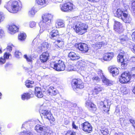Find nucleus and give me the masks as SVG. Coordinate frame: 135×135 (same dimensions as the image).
Masks as SVG:
<instances>
[{"instance_id":"obj_33","label":"nucleus","mask_w":135,"mask_h":135,"mask_svg":"<svg viewBox=\"0 0 135 135\" xmlns=\"http://www.w3.org/2000/svg\"><path fill=\"white\" fill-rule=\"evenodd\" d=\"M49 46L48 44L46 42H43L41 45V47H39L38 48L40 49L41 51H42L43 50H44V48H46L47 49Z\"/></svg>"},{"instance_id":"obj_26","label":"nucleus","mask_w":135,"mask_h":135,"mask_svg":"<svg viewBox=\"0 0 135 135\" xmlns=\"http://www.w3.org/2000/svg\"><path fill=\"white\" fill-rule=\"evenodd\" d=\"M102 103L103 104V110L107 113L109 111L110 106L108 105V102L107 101H104V102H102Z\"/></svg>"},{"instance_id":"obj_44","label":"nucleus","mask_w":135,"mask_h":135,"mask_svg":"<svg viewBox=\"0 0 135 135\" xmlns=\"http://www.w3.org/2000/svg\"><path fill=\"white\" fill-rule=\"evenodd\" d=\"M15 56L17 58H20L22 56L21 54L18 50L16 51L15 52Z\"/></svg>"},{"instance_id":"obj_52","label":"nucleus","mask_w":135,"mask_h":135,"mask_svg":"<svg viewBox=\"0 0 135 135\" xmlns=\"http://www.w3.org/2000/svg\"><path fill=\"white\" fill-rule=\"evenodd\" d=\"M131 37L133 41L135 42V31L132 33L131 35Z\"/></svg>"},{"instance_id":"obj_2","label":"nucleus","mask_w":135,"mask_h":135,"mask_svg":"<svg viewBox=\"0 0 135 135\" xmlns=\"http://www.w3.org/2000/svg\"><path fill=\"white\" fill-rule=\"evenodd\" d=\"M42 20L39 23L40 29V32L42 33L46 29H49L51 27V20L53 17L52 15L46 13L42 16Z\"/></svg>"},{"instance_id":"obj_41","label":"nucleus","mask_w":135,"mask_h":135,"mask_svg":"<svg viewBox=\"0 0 135 135\" xmlns=\"http://www.w3.org/2000/svg\"><path fill=\"white\" fill-rule=\"evenodd\" d=\"M130 73V75L131 77H135V66L131 68Z\"/></svg>"},{"instance_id":"obj_58","label":"nucleus","mask_w":135,"mask_h":135,"mask_svg":"<svg viewBox=\"0 0 135 135\" xmlns=\"http://www.w3.org/2000/svg\"><path fill=\"white\" fill-rule=\"evenodd\" d=\"M132 50L134 52H135V44H133L132 45Z\"/></svg>"},{"instance_id":"obj_11","label":"nucleus","mask_w":135,"mask_h":135,"mask_svg":"<svg viewBox=\"0 0 135 135\" xmlns=\"http://www.w3.org/2000/svg\"><path fill=\"white\" fill-rule=\"evenodd\" d=\"M80 128L84 131L88 133H90L92 131V128L90 123L85 122L79 126Z\"/></svg>"},{"instance_id":"obj_30","label":"nucleus","mask_w":135,"mask_h":135,"mask_svg":"<svg viewBox=\"0 0 135 135\" xmlns=\"http://www.w3.org/2000/svg\"><path fill=\"white\" fill-rule=\"evenodd\" d=\"M87 107L93 112H94L97 110L96 106L91 102V103Z\"/></svg>"},{"instance_id":"obj_7","label":"nucleus","mask_w":135,"mask_h":135,"mask_svg":"<svg viewBox=\"0 0 135 135\" xmlns=\"http://www.w3.org/2000/svg\"><path fill=\"white\" fill-rule=\"evenodd\" d=\"M126 53L123 51H121L119 54L117 56V60L118 62H120L122 69H125V67L127 65L126 61L124 60L123 57L126 55Z\"/></svg>"},{"instance_id":"obj_34","label":"nucleus","mask_w":135,"mask_h":135,"mask_svg":"<svg viewBox=\"0 0 135 135\" xmlns=\"http://www.w3.org/2000/svg\"><path fill=\"white\" fill-rule=\"evenodd\" d=\"M101 133L103 135H109L110 133L108 129L106 128H104L100 130Z\"/></svg>"},{"instance_id":"obj_51","label":"nucleus","mask_w":135,"mask_h":135,"mask_svg":"<svg viewBox=\"0 0 135 135\" xmlns=\"http://www.w3.org/2000/svg\"><path fill=\"white\" fill-rule=\"evenodd\" d=\"M21 135H32V133L31 132L29 131L25 132V133L21 132Z\"/></svg>"},{"instance_id":"obj_54","label":"nucleus","mask_w":135,"mask_h":135,"mask_svg":"<svg viewBox=\"0 0 135 135\" xmlns=\"http://www.w3.org/2000/svg\"><path fill=\"white\" fill-rule=\"evenodd\" d=\"M63 46V45H61V44H60V43H58L56 45V47L57 48H62V47Z\"/></svg>"},{"instance_id":"obj_62","label":"nucleus","mask_w":135,"mask_h":135,"mask_svg":"<svg viewBox=\"0 0 135 135\" xmlns=\"http://www.w3.org/2000/svg\"><path fill=\"white\" fill-rule=\"evenodd\" d=\"M100 0H88V1H90L91 2H97L99 1Z\"/></svg>"},{"instance_id":"obj_50","label":"nucleus","mask_w":135,"mask_h":135,"mask_svg":"<svg viewBox=\"0 0 135 135\" xmlns=\"http://www.w3.org/2000/svg\"><path fill=\"white\" fill-rule=\"evenodd\" d=\"M92 79L94 82L98 81H99L100 79L99 77L95 76L92 78Z\"/></svg>"},{"instance_id":"obj_10","label":"nucleus","mask_w":135,"mask_h":135,"mask_svg":"<svg viewBox=\"0 0 135 135\" xmlns=\"http://www.w3.org/2000/svg\"><path fill=\"white\" fill-rule=\"evenodd\" d=\"M131 78L129 72H125L122 74L120 78L119 81L122 83H127L130 81Z\"/></svg>"},{"instance_id":"obj_15","label":"nucleus","mask_w":135,"mask_h":135,"mask_svg":"<svg viewBox=\"0 0 135 135\" xmlns=\"http://www.w3.org/2000/svg\"><path fill=\"white\" fill-rule=\"evenodd\" d=\"M100 75V76L102 79L103 82L105 85L107 86H110L114 84L113 81L107 79L103 75V73H101Z\"/></svg>"},{"instance_id":"obj_20","label":"nucleus","mask_w":135,"mask_h":135,"mask_svg":"<svg viewBox=\"0 0 135 135\" xmlns=\"http://www.w3.org/2000/svg\"><path fill=\"white\" fill-rule=\"evenodd\" d=\"M49 57V54L47 52H44L40 56V59L41 62H46Z\"/></svg>"},{"instance_id":"obj_19","label":"nucleus","mask_w":135,"mask_h":135,"mask_svg":"<svg viewBox=\"0 0 135 135\" xmlns=\"http://www.w3.org/2000/svg\"><path fill=\"white\" fill-rule=\"evenodd\" d=\"M35 96L38 98H41L43 96V94L40 88L37 87L35 89Z\"/></svg>"},{"instance_id":"obj_36","label":"nucleus","mask_w":135,"mask_h":135,"mask_svg":"<svg viewBox=\"0 0 135 135\" xmlns=\"http://www.w3.org/2000/svg\"><path fill=\"white\" fill-rule=\"evenodd\" d=\"M120 42L122 44H123L126 42L128 40V38L126 35H123L120 37Z\"/></svg>"},{"instance_id":"obj_3","label":"nucleus","mask_w":135,"mask_h":135,"mask_svg":"<svg viewBox=\"0 0 135 135\" xmlns=\"http://www.w3.org/2000/svg\"><path fill=\"white\" fill-rule=\"evenodd\" d=\"M4 7L10 12L16 13L21 8V4L16 0H11L4 6Z\"/></svg>"},{"instance_id":"obj_63","label":"nucleus","mask_w":135,"mask_h":135,"mask_svg":"<svg viewBox=\"0 0 135 135\" xmlns=\"http://www.w3.org/2000/svg\"><path fill=\"white\" fill-rule=\"evenodd\" d=\"M131 60L133 62H135V57H131Z\"/></svg>"},{"instance_id":"obj_5","label":"nucleus","mask_w":135,"mask_h":135,"mask_svg":"<svg viewBox=\"0 0 135 135\" xmlns=\"http://www.w3.org/2000/svg\"><path fill=\"white\" fill-rule=\"evenodd\" d=\"M73 28L77 33L82 35L87 31L88 28V26L81 22H75Z\"/></svg>"},{"instance_id":"obj_1","label":"nucleus","mask_w":135,"mask_h":135,"mask_svg":"<svg viewBox=\"0 0 135 135\" xmlns=\"http://www.w3.org/2000/svg\"><path fill=\"white\" fill-rule=\"evenodd\" d=\"M42 20L39 23L40 29V32L42 33L46 29H49L51 27V20L53 17L52 15L46 13L42 16Z\"/></svg>"},{"instance_id":"obj_6","label":"nucleus","mask_w":135,"mask_h":135,"mask_svg":"<svg viewBox=\"0 0 135 135\" xmlns=\"http://www.w3.org/2000/svg\"><path fill=\"white\" fill-rule=\"evenodd\" d=\"M50 66L58 71H64L65 68L64 62L61 60H59L57 62H51L50 63Z\"/></svg>"},{"instance_id":"obj_45","label":"nucleus","mask_w":135,"mask_h":135,"mask_svg":"<svg viewBox=\"0 0 135 135\" xmlns=\"http://www.w3.org/2000/svg\"><path fill=\"white\" fill-rule=\"evenodd\" d=\"M85 62L83 61L82 60L80 61L77 62V64L79 65V66L81 67H83L85 65Z\"/></svg>"},{"instance_id":"obj_27","label":"nucleus","mask_w":135,"mask_h":135,"mask_svg":"<svg viewBox=\"0 0 135 135\" xmlns=\"http://www.w3.org/2000/svg\"><path fill=\"white\" fill-rule=\"evenodd\" d=\"M124 12V11H122L120 9H118L114 13V14L115 16L121 19V17H122L123 16V13Z\"/></svg>"},{"instance_id":"obj_35","label":"nucleus","mask_w":135,"mask_h":135,"mask_svg":"<svg viewBox=\"0 0 135 135\" xmlns=\"http://www.w3.org/2000/svg\"><path fill=\"white\" fill-rule=\"evenodd\" d=\"M36 2L38 5L41 6L45 4L48 1V0H36Z\"/></svg>"},{"instance_id":"obj_29","label":"nucleus","mask_w":135,"mask_h":135,"mask_svg":"<svg viewBox=\"0 0 135 135\" xmlns=\"http://www.w3.org/2000/svg\"><path fill=\"white\" fill-rule=\"evenodd\" d=\"M87 107L93 112H94L97 110L96 106L91 102V103Z\"/></svg>"},{"instance_id":"obj_59","label":"nucleus","mask_w":135,"mask_h":135,"mask_svg":"<svg viewBox=\"0 0 135 135\" xmlns=\"http://www.w3.org/2000/svg\"><path fill=\"white\" fill-rule=\"evenodd\" d=\"M56 43L57 44L58 43H60L62 45H63V42L60 40H57L56 42Z\"/></svg>"},{"instance_id":"obj_13","label":"nucleus","mask_w":135,"mask_h":135,"mask_svg":"<svg viewBox=\"0 0 135 135\" xmlns=\"http://www.w3.org/2000/svg\"><path fill=\"white\" fill-rule=\"evenodd\" d=\"M78 48L79 50L85 53L88 52L89 48L87 44L84 43H80L78 44Z\"/></svg>"},{"instance_id":"obj_22","label":"nucleus","mask_w":135,"mask_h":135,"mask_svg":"<svg viewBox=\"0 0 135 135\" xmlns=\"http://www.w3.org/2000/svg\"><path fill=\"white\" fill-rule=\"evenodd\" d=\"M10 56L11 57V55L9 53H5L4 55L3 58L2 57L0 58V64H4L6 61V59H9Z\"/></svg>"},{"instance_id":"obj_61","label":"nucleus","mask_w":135,"mask_h":135,"mask_svg":"<svg viewBox=\"0 0 135 135\" xmlns=\"http://www.w3.org/2000/svg\"><path fill=\"white\" fill-rule=\"evenodd\" d=\"M72 126H73V127L75 129H76V128H78V127H77L75 125V123L74 122H73L72 123Z\"/></svg>"},{"instance_id":"obj_56","label":"nucleus","mask_w":135,"mask_h":135,"mask_svg":"<svg viewBox=\"0 0 135 135\" xmlns=\"http://www.w3.org/2000/svg\"><path fill=\"white\" fill-rule=\"evenodd\" d=\"M90 103L91 101L90 100L86 101V102L85 103V106L87 107L88 106H89V104H90Z\"/></svg>"},{"instance_id":"obj_8","label":"nucleus","mask_w":135,"mask_h":135,"mask_svg":"<svg viewBox=\"0 0 135 135\" xmlns=\"http://www.w3.org/2000/svg\"><path fill=\"white\" fill-rule=\"evenodd\" d=\"M61 10L63 12H70L73 10L74 5L70 2H67L60 6Z\"/></svg>"},{"instance_id":"obj_23","label":"nucleus","mask_w":135,"mask_h":135,"mask_svg":"<svg viewBox=\"0 0 135 135\" xmlns=\"http://www.w3.org/2000/svg\"><path fill=\"white\" fill-rule=\"evenodd\" d=\"M35 129L37 132L41 133V135L44 131L46 130V128L44 127L39 124H37L35 126Z\"/></svg>"},{"instance_id":"obj_28","label":"nucleus","mask_w":135,"mask_h":135,"mask_svg":"<svg viewBox=\"0 0 135 135\" xmlns=\"http://www.w3.org/2000/svg\"><path fill=\"white\" fill-rule=\"evenodd\" d=\"M110 71V73L112 74L113 76L117 75L119 73V70L116 68L113 67L111 68Z\"/></svg>"},{"instance_id":"obj_55","label":"nucleus","mask_w":135,"mask_h":135,"mask_svg":"<svg viewBox=\"0 0 135 135\" xmlns=\"http://www.w3.org/2000/svg\"><path fill=\"white\" fill-rule=\"evenodd\" d=\"M131 123H132L133 126L135 128V120H134L132 119H131L129 120Z\"/></svg>"},{"instance_id":"obj_48","label":"nucleus","mask_w":135,"mask_h":135,"mask_svg":"<svg viewBox=\"0 0 135 135\" xmlns=\"http://www.w3.org/2000/svg\"><path fill=\"white\" fill-rule=\"evenodd\" d=\"M36 25V23L33 21H31L29 23V25L31 28L35 27Z\"/></svg>"},{"instance_id":"obj_16","label":"nucleus","mask_w":135,"mask_h":135,"mask_svg":"<svg viewBox=\"0 0 135 135\" xmlns=\"http://www.w3.org/2000/svg\"><path fill=\"white\" fill-rule=\"evenodd\" d=\"M114 56V54L113 52H108L104 54L103 59H100L102 61L103 60L109 61L112 59Z\"/></svg>"},{"instance_id":"obj_12","label":"nucleus","mask_w":135,"mask_h":135,"mask_svg":"<svg viewBox=\"0 0 135 135\" xmlns=\"http://www.w3.org/2000/svg\"><path fill=\"white\" fill-rule=\"evenodd\" d=\"M41 113L44 116V117L51 121H54L55 120V119L54 118L50 112L47 110H43L41 112Z\"/></svg>"},{"instance_id":"obj_14","label":"nucleus","mask_w":135,"mask_h":135,"mask_svg":"<svg viewBox=\"0 0 135 135\" xmlns=\"http://www.w3.org/2000/svg\"><path fill=\"white\" fill-rule=\"evenodd\" d=\"M121 19L125 23H129L132 20L130 15L126 11H124V12L123 13V16L121 17Z\"/></svg>"},{"instance_id":"obj_9","label":"nucleus","mask_w":135,"mask_h":135,"mask_svg":"<svg viewBox=\"0 0 135 135\" xmlns=\"http://www.w3.org/2000/svg\"><path fill=\"white\" fill-rule=\"evenodd\" d=\"M72 85L73 89H82L84 87L83 84L80 79H74L72 81Z\"/></svg>"},{"instance_id":"obj_43","label":"nucleus","mask_w":135,"mask_h":135,"mask_svg":"<svg viewBox=\"0 0 135 135\" xmlns=\"http://www.w3.org/2000/svg\"><path fill=\"white\" fill-rule=\"evenodd\" d=\"M103 45V42H102L97 43L95 45L96 48L99 49L101 48Z\"/></svg>"},{"instance_id":"obj_38","label":"nucleus","mask_w":135,"mask_h":135,"mask_svg":"<svg viewBox=\"0 0 135 135\" xmlns=\"http://www.w3.org/2000/svg\"><path fill=\"white\" fill-rule=\"evenodd\" d=\"M30 98V94L27 93H25L22 95V99L23 100H25L26 99L27 100Z\"/></svg>"},{"instance_id":"obj_60","label":"nucleus","mask_w":135,"mask_h":135,"mask_svg":"<svg viewBox=\"0 0 135 135\" xmlns=\"http://www.w3.org/2000/svg\"><path fill=\"white\" fill-rule=\"evenodd\" d=\"M7 48L9 51H11L12 50V47L11 46H7Z\"/></svg>"},{"instance_id":"obj_4","label":"nucleus","mask_w":135,"mask_h":135,"mask_svg":"<svg viewBox=\"0 0 135 135\" xmlns=\"http://www.w3.org/2000/svg\"><path fill=\"white\" fill-rule=\"evenodd\" d=\"M73 28L77 33L82 35L87 31L88 28V26L81 22H75Z\"/></svg>"},{"instance_id":"obj_25","label":"nucleus","mask_w":135,"mask_h":135,"mask_svg":"<svg viewBox=\"0 0 135 135\" xmlns=\"http://www.w3.org/2000/svg\"><path fill=\"white\" fill-rule=\"evenodd\" d=\"M64 21L62 20H58L55 23V26L56 28L63 27L64 26Z\"/></svg>"},{"instance_id":"obj_31","label":"nucleus","mask_w":135,"mask_h":135,"mask_svg":"<svg viewBox=\"0 0 135 135\" xmlns=\"http://www.w3.org/2000/svg\"><path fill=\"white\" fill-rule=\"evenodd\" d=\"M59 34L58 31L57 30H53L50 33V35H51L50 38H53L58 35Z\"/></svg>"},{"instance_id":"obj_37","label":"nucleus","mask_w":135,"mask_h":135,"mask_svg":"<svg viewBox=\"0 0 135 135\" xmlns=\"http://www.w3.org/2000/svg\"><path fill=\"white\" fill-rule=\"evenodd\" d=\"M53 133L51 131L46 128V130L44 131L42 135H53Z\"/></svg>"},{"instance_id":"obj_39","label":"nucleus","mask_w":135,"mask_h":135,"mask_svg":"<svg viewBox=\"0 0 135 135\" xmlns=\"http://www.w3.org/2000/svg\"><path fill=\"white\" fill-rule=\"evenodd\" d=\"M26 36V34L24 33H21L18 36V39L20 40H25Z\"/></svg>"},{"instance_id":"obj_57","label":"nucleus","mask_w":135,"mask_h":135,"mask_svg":"<svg viewBox=\"0 0 135 135\" xmlns=\"http://www.w3.org/2000/svg\"><path fill=\"white\" fill-rule=\"evenodd\" d=\"M4 33V31L2 30L0 28V38L2 37Z\"/></svg>"},{"instance_id":"obj_18","label":"nucleus","mask_w":135,"mask_h":135,"mask_svg":"<svg viewBox=\"0 0 135 135\" xmlns=\"http://www.w3.org/2000/svg\"><path fill=\"white\" fill-rule=\"evenodd\" d=\"M47 92L48 94L52 96H55L58 93V91L53 86H50Z\"/></svg>"},{"instance_id":"obj_21","label":"nucleus","mask_w":135,"mask_h":135,"mask_svg":"<svg viewBox=\"0 0 135 135\" xmlns=\"http://www.w3.org/2000/svg\"><path fill=\"white\" fill-rule=\"evenodd\" d=\"M68 56L71 58V59L73 60H77L80 58L79 55L78 54H76L74 52H70L69 53Z\"/></svg>"},{"instance_id":"obj_17","label":"nucleus","mask_w":135,"mask_h":135,"mask_svg":"<svg viewBox=\"0 0 135 135\" xmlns=\"http://www.w3.org/2000/svg\"><path fill=\"white\" fill-rule=\"evenodd\" d=\"M114 28L115 31H117L119 33H120L123 31L122 25L118 22L115 21Z\"/></svg>"},{"instance_id":"obj_47","label":"nucleus","mask_w":135,"mask_h":135,"mask_svg":"<svg viewBox=\"0 0 135 135\" xmlns=\"http://www.w3.org/2000/svg\"><path fill=\"white\" fill-rule=\"evenodd\" d=\"M35 13V10L34 9L32 8L29 11V15L30 16H32L34 15Z\"/></svg>"},{"instance_id":"obj_64","label":"nucleus","mask_w":135,"mask_h":135,"mask_svg":"<svg viewBox=\"0 0 135 135\" xmlns=\"http://www.w3.org/2000/svg\"><path fill=\"white\" fill-rule=\"evenodd\" d=\"M10 65V64H9V63H7L5 65V68H7L8 66H9Z\"/></svg>"},{"instance_id":"obj_42","label":"nucleus","mask_w":135,"mask_h":135,"mask_svg":"<svg viewBox=\"0 0 135 135\" xmlns=\"http://www.w3.org/2000/svg\"><path fill=\"white\" fill-rule=\"evenodd\" d=\"M102 89L99 86H95L94 89V91L96 93V94H98L99 92L102 91Z\"/></svg>"},{"instance_id":"obj_40","label":"nucleus","mask_w":135,"mask_h":135,"mask_svg":"<svg viewBox=\"0 0 135 135\" xmlns=\"http://www.w3.org/2000/svg\"><path fill=\"white\" fill-rule=\"evenodd\" d=\"M131 9L133 15L135 16V1L131 3Z\"/></svg>"},{"instance_id":"obj_24","label":"nucleus","mask_w":135,"mask_h":135,"mask_svg":"<svg viewBox=\"0 0 135 135\" xmlns=\"http://www.w3.org/2000/svg\"><path fill=\"white\" fill-rule=\"evenodd\" d=\"M8 29L11 33H15L18 31V28L15 25L12 24L9 26Z\"/></svg>"},{"instance_id":"obj_49","label":"nucleus","mask_w":135,"mask_h":135,"mask_svg":"<svg viewBox=\"0 0 135 135\" xmlns=\"http://www.w3.org/2000/svg\"><path fill=\"white\" fill-rule=\"evenodd\" d=\"M66 135H76L75 133L73 131H68L66 133Z\"/></svg>"},{"instance_id":"obj_46","label":"nucleus","mask_w":135,"mask_h":135,"mask_svg":"<svg viewBox=\"0 0 135 135\" xmlns=\"http://www.w3.org/2000/svg\"><path fill=\"white\" fill-rule=\"evenodd\" d=\"M22 128L27 129L30 127L29 124L27 122H25L22 125Z\"/></svg>"},{"instance_id":"obj_53","label":"nucleus","mask_w":135,"mask_h":135,"mask_svg":"<svg viewBox=\"0 0 135 135\" xmlns=\"http://www.w3.org/2000/svg\"><path fill=\"white\" fill-rule=\"evenodd\" d=\"M24 57L28 61H31V58L30 57H28L26 55H25L24 56Z\"/></svg>"},{"instance_id":"obj_32","label":"nucleus","mask_w":135,"mask_h":135,"mask_svg":"<svg viewBox=\"0 0 135 135\" xmlns=\"http://www.w3.org/2000/svg\"><path fill=\"white\" fill-rule=\"evenodd\" d=\"M33 81L27 80L26 81L25 85L28 88H31L33 87Z\"/></svg>"}]
</instances>
